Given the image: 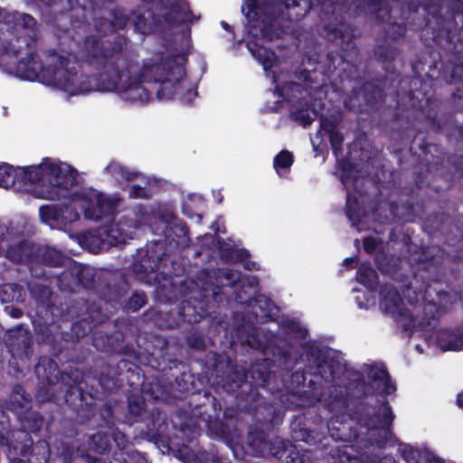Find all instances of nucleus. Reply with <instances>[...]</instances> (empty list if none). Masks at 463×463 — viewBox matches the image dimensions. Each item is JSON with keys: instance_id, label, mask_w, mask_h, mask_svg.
I'll return each instance as SVG.
<instances>
[{"instance_id": "nucleus-7", "label": "nucleus", "mask_w": 463, "mask_h": 463, "mask_svg": "<svg viewBox=\"0 0 463 463\" xmlns=\"http://www.w3.org/2000/svg\"><path fill=\"white\" fill-rule=\"evenodd\" d=\"M245 452L252 457L271 456L279 463H304L307 449L278 435L271 437V430L254 425L249 428Z\"/></svg>"}, {"instance_id": "nucleus-44", "label": "nucleus", "mask_w": 463, "mask_h": 463, "mask_svg": "<svg viewBox=\"0 0 463 463\" xmlns=\"http://www.w3.org/2000/svg\"><path fill=\"white\" fill-rule=\"evenodd\" d=\"M390 211L393 217L403 222H413L418 215L416 205L411 201L402 203L392 201L390 203Z\"/></svg>"}, {"instance_id": "nucleus-36", "label": "nucleus", "mask_w": 463, "mask_h": 463, "mask_svg": "<svg viewBox=\"0 0 463 463\" xmlns=\"http://www.w3.org/2000/svg\"><path fill=\"white\" fill-rule=\"evenodd\" d=\"M28 290L35 300L37 307L53 315L54 305L52 303V291L51 288L42 283H29Z\"/></svg>"}, {"instance_id": "nucleus-12", "label": "nucleus", "mask_w": 463, "mask_h": 463, "mask_svg": "<svg viewBox=\"0 0 463 463\" xmlns=\"http://www.w3.org/2000/svg\"><path fill=\"white\" fill-rule=\"evenodd\" d=\"M167 259L162 243L156 241L146 249L137 250L130 269L137 280L151 285L159 277V269Z\"/></svg>"}, {"instance_id": "nucleus-4", "label": "nucleus", "mask_w": 463, "mask_h": 463, "mask_svg": "<svg viewBox=\"0 0 463 463\" xmlns=\"http://www.w3.org/2000/svg\"><path fill=\"white\" fill-rule=\"evenodd\" d=\"M168 348L169 342L166 338L153 335L151 345L146 348V362L136 352V357L122 358L115 367L104 365L98 378L99 386L108 392L123 386L124 383L129 385L132 390L140 389L139 387L144 384V371L140 364H144L161 373L169 382L175 381L179 392H189L186 378H191V375L184 371L186 364L171 357L168 354Z\"/></svg>"}, {"instance_id": "nucleus-51", "label": "nucleus", "mask_w": 463, "mask_h": 463, "mask_svg": "<svg viewBox=\"0 0 463 463\" xmlns=\"http://www.w3.org/2000/svg\"><path fill=\"white\" fill-rule=\"evenodd\" d=\"M80 214L77 209L71 204H64L59 206V220L58 223L63 226L71 225L73 222L79 221Z\"/></svg>"}, {"instance_id": "nucleus-62", "label": "nucleus", "mask_w": 463, "mask_h": 463, "mask_svg": "<svg viewBox=\"0 0 463 463\" xmlns=\"http://www.w3.org/2000/svg\"><path fill=\"white\" fill-rule=\"evenodd\" d=\"M402 458L407 462L411 463L414 461V463H419L417 460V457L420 456V452L417 449H414L412 446L409 444L403 445L399 449Z\"/></svg>"}, {"instance_id": "nucleus-59", "label": "nucleus", "mask_w": 463, "mask_h": 463, "mask_svg": "<svg viewBox=\"0 0 463 463\" xmlns=\"http://www.w3.org/2000/svg\"><path fill=\"white\" fill-rule=\"evenodd\" d=\"M328 136L333 153L336 158L343 154L344 135L338 129Z\"/></svg>"}, {"instance_id": "nucleus-19", "label": "nucleus", "mask_w": 463, "mask_h": 463, "mask_svg": "<svg viewBox=\"0 0 463 463\" xmlns=\"http://www.w3.org/2000/svg\"><path fill=\"white\" fill-rule=\"evenodd\" d=\"M206 292L204 288L197 287L193 293L180 299L178 316L184 322L196 324L211 314V299Z\"/></svg>"}, {"instance_id": "nucleus-58", "label": "nucleus", "mask_w": 463, "mask_h": 463, "mask_svg": "<svg viewBox=\"0 0 463 463\" xmlns=\"http://www.w3.org/2000/svg\"><path fill=\"white\" fill-rule=\"evenodd\" d=\"M40 218L43 222H56L59 220V206L58 205H43L39 209Z\"/></svg>"}, {"instance_id": "nucleus-15", "label": "nucleus", "mask_w": 463, "mask_h": 463, "mask_svg": "<svg viewBox=\"0 0 463 463\" xmlns=\"http://www.w3.org/2000/svg\"><path fill=\"white\" fill-rule=\"evenodd\" d=\"M242 410L252 415L255 425L272 430L283 421L284 413L274 403L268 402L257 392L246 394Z\"/></svg>"}, {"instance_id": "nucleus-42", "label": "nucleus", "mask_w": 463, "mask_h": 463, "mask_svg": "<svg viewBox=\"0 0 463 463\" xmlns=\"http://www.w3.org/2000/svg\"><path fill=\"white\" fill-rule=\"evenodd\" d=\"M88 450L99 454H109L111 449V437L107 431H98L87 439Z\"/></svg>"}, {"instance_id": "nucleus-61", "label": "nucleus", "mask_w": 463, "mask_h": 463, "mask_svg": "<svg viewBox=\"0 0 463 463\" xmlns=\"http://www.w3.org/2000/svg\"><path fill=\"white\" fill-rule=\"evenodd\" d=\"M337 165L339 170L341 171L342 182L344 183L345 179H348L354 172V164L348 157H343L341 159L337 158Z\"/></svg>"}, {"instance_id": "nucleus-37", "label": "nucleus", "mask_w": 463, "mask_h": 463, "mask_svg": "<svg viewBox=\"0 0 463 463\" xmlns=\"http://www.w3.org/2000/svg\"><path fill=\"white\" fill-rule=\"evenodd\" d=\"M33 399L29 393L26 392L21 384H15L13 387L10 394L8 408L14 412L17 417L26 411L32 409Z\"/></svg>"}, {"instance_id": "nucleus-17", "label": "nucleus", "mask_w": 463, "mask_h": 463, "mask_svg": "<svg viewBox=\"0 0 463 463\" xmlns=\"http://www.w3.org/2000/svg\"><path fill=\"white\" fill-rule=\"evenodd\" d=\"M173 275L178 276L173 271L161 270L159 277L152 284L156 287L157 299L163 303H173L186 297L197 288V283L193 280L176 281Z\"/></svg>"}, {"instance_id": "nucleus-14", "label": "nucleus", "mask_w": 463, "mask_h": 463, "mask_svg": "<svg viewBox=\"0 0 463 463\" xmlns=\"http://www.w3.org/2000/svg\"><path fill=\"white\" fill-rule=\"evenodd\" d=\"M409 83L411 80L408 78H402L401 74L393 72L365 81L361 86L364 104L374 108L388 94L400 98L402 93L398 85Z\"/></svg>"}, {"instance_id": "nucleus-2", "label": "nucleus", "mask_w": 463, "mask_h": 463, "mask_svg": "<svg viewBox=\"0 0 463 463\" xmlns=\"http://www.w3.org/2000/svg\"><path fill=\"white\" fill-rule=\"evenodd\" d=\"M237 336L250 349L266 357L261 363L251 364L246 372L233 364L227 355L216 352L208 353L204 359L205 373L214 378L226 392H237L247 383L248 375L251 379V387H265L269 384L272 366L290 372L298 363L292 343L278 334L261 330L253 324H244L237 327Z\"/></svg>"}, {"instance_id": "nucleus-5", "label": "nucleus", "mask_w": 463, "mask_h": 463, "mask_svg": "<svg viewBox=\"0 0 463 463\" xmlns=\"http://www.w3.org/2000/svg\"><path fill=\"white\" fill-rule=\"evenodd\" d=\"M420 4L411 0L402 5V21L392 20L384 26V34L392 40L403 37L408 30L420 32V37L426 45L436 44L450 51H459L463 39L454 38L457 32V22L453 18H446L439 14L424 15L419 13Z\"/></svg>"}, {"instance_id": "nucleus-9", "label": "nucleus", "mask_w": 463, "mask_h": 463, "mask_svg": "<svg viewBox=\"0 0 463 463\" xmlns=\"http://www.w3.org/2000/svg\"><path fill=\"white\" fill-rule=\"evenodd\" d=\"M374 262L382 274L389 276L400 284L402 293L407 295L411 304L418 302L420 297H424L428 293L431 281L435 280L430 278L425 279L417 273L412 277L406 274L402 269V258L383 250L376 252Z\"/></svg>"}, {"instance_id": "nucleus-13", "label": "nucleus", "mask_w": 463, "mask_h": 463, "mask_svg": "<svg viewBox=\"0 0 463 463\" xmlns=\"http://www.w3.org/2000/svg\"><path fill=\"white\" fill-rule=\"evenodd\" d=\"M187 61L185 53L168 55L159 62L144 64L139 74L146 82L161 83L172 78L175 81H181L186 75L184 65Z\"/></svg>"}, {"instance_id": "nucleus-31", "label": "nucleus", "mask_w": 463, "mask_h": 463, "mask_svg": "<svg viewBox=\"0 0 463 463\" xmlns=\"http://www.w3.org/2000/svg\"><path fill=\"white\" fill-rule=\"evenodd\" d=\"M367 378L369 383H375L377 388L383 387L380 392L383 396V400L396 391V385L392 382V377L384 365H370Z\"/></svg>"}, {"instance_id": "nucleus-40", "label": "nucleus", "mask_w": 463, "mask_h": 463, "mask_svg": "<svg viewBox=\"0 0 463 463\" xmlns=\"http://www.w3.org/2000/svg\"><path fill=\"white\" fill-rule=\"evenodd\" d=\"M127 293L126 284H105L99 290V296L101 300L113 308L121 306Z\"/></svg>"}, {"instance_id": "nucleus-53", "label": "nucleus", "mask_w": 463, "mask_h": 463, "mask_svg": "<svg viewBox=\"0 0 463 463\" xmlns=\"http://www.w3.org/2000/svg\"><path fill=\"white\" fill-rule=\"evenodd\" d=\"M185 344L190 349L195 351H204L206 349V340L204 335L196 330H190L185 337Z\"/></svg>"}, {"instance_id": "nucleus-48", "label": "nucleus", "mask_w": 463, "mask_h": 463, "mask_svg": "<svg viewBox=\"0 0 463 463\" xmlns=\"http://www.w3.org/2000/svg\"><path fill=\"white\" fill-rule=\"evenodd\" d=\"M356 280L367 288H373L377 284L378 275L370 263L364 262L357 269Z\"/></svg>"}, {"instance_id": "nucleus-63", "label": "nucleus", "mask_w": 463, "mask_h": 463, "mask_svg": "<svg viewBox=\"0 0 463 463\" xmlns=\"http://www.w3.org/2000/svg\"><path fill=\"white\" fill-rule=\"evenodd\" d=\"M109 436L111 437V442L114 441L118 449L120 450L119 454L123 455L122 450L126 448L128 442L127 436L123 432L119 431L118 429H111Z\"/></svg>"}, {"instance_id": "nucleus-32", "label": "nucleus", "mask_w": 463, "mask_h": 463, "mask_svg": "<svg viewBox=\"0 0 463 463\" xmlns=\"http://www.w3.org/2000/svg\"><path fill=\"white\" fill-rule=\"evenodd\" d=\"M126 420L130 423H137L143 420L146 413V401L140 389L131 390L127 395Z\"/></svg>"}, {"instance_id": "nucleus-34", "label": "nucleus", "mask_w": 463, "mask_h": 463, "mask_svg": "<svg viewBox=\"0 0 463 463\" xmlns=\"http://www.w3.org/2000/svg\"><path fill=\"white\" fill-rule=\"evenodd\" d=\"M437 343L443 351H460L463 348V328L439 330Z\"/></svg>"}, {"instance_id": "nucleus-54", "label": "nucleus", "mask_w": 463, "mask_h": 463, "mask_svg": "<svg viewBox=\"0 0 463 463\" xmlns=\"http://www.w3.org/2000/svg\"><path fill=\"white\" fill-rule=\"evenodd\" d=\"M398 54L397 48L390 44H380L374 49L376 59L383 64L392 62Z\"/></svg>"}, {"instance_id": "nucleus-30", "label": "nucleus", "mask_w": 463, "mask_h": 463, "mask_svg": "<svg viewBox=\"0 0 463 463\" xmlns=\"http://www.w3.org/2000/svg\"><path fill=\"white\" fill-rule=\"evenodd\" d=\"M380 305L383 310L392 316L403 317L406 308L398 289L389 284H384L380 289Z\"/></svg>"}, {"instance_id": "nucleus-29", "label": "nucleus", "mask_w": 463, "mask_h": 463, "mask_svg": "<svg viewBox=\"0 0 463 463\" xmlns=\"http://www.w3.org/2000/svg\"><path fill=\"white\" fill-rule=\"evenodd\" d=\"M248 299L247 306H252L253 313L258 322L265 323L269 321H276L279 317V309L274 301L265 295L258 294L251 298L250 296L244 297Z\"/></svg>"}, {"instance_id": "nucleus-28", "label": "nucleus", "mask_w": 463, "mask_h": 463, "mask_svg": "<svg viewBox=\"0 0 463 463\" xmlns=\"http://www.w3.org/2000/svg\"><path fill=\"white\" fill-rule=\"evenodd\" d=\"M122 222L110 226H105L96 231H90L82 235V242L100 244L107 243L109 246H118L126 242L128 234L123 231Z\"/></svg>"}, {"instance_id": "nucleus-8", "label": "nucleus", "mask_w": 463, "mask_h": 463, "mask_svg": "<svg viewBox=\"0 0 463 463\" xmlns=\"http://www.w3.org/2000/svg\"><path fill=\"white\" fill-rule=\"evenodd\" d=\"M198 19L199 17L193 14L187 0H175L168 6L162 5V8L159 7L157 10L149 7L144 13L137 14L133 24L137 32L153 34L164 32L165 27L193 24Z\"/></svg>"}, {"instance_id": "nucleus-22", "label": "nucleus", "mask_w": 463, "mask_h": 463, "mask_svg": "<svg viewBox=\"0 0 463 463\" xmlns=\"http://www.w3.org/2000/svg\"><path fill=\"white\" fill-rule=\"evenodd\" d=\"M407 252L411 265L421 269H437L442 264L444 252L437 246L411 244L408 246Z\"/></svg>"}, {"instance_id": "nucleus-45", "label": "nucleus", "mask_w": 463, "mask_h": 463, "mask_svg": "<svg viewBox=\"0 0 463 463\" xmlns=\"http://www.w3.org/2000/svg\"><path fill=\"white\" fill-rule=\"evenodd\" d=\"M17 418L21 423V427L27 429V430H30L32 433H36L41 430L45 422L44 416L41 412L33 411V408L22 413Z\"/></svg>"}, {"instance_id": "nucleus-52", "label": "nucleus", "mask_w": 463, "mask_h": 463, "mask_svg": "<svg viewBox=\"0 0 463 463\" xmlns=\"http://www.w3.org/2000/svg\"><path fill=\"white\" fill-rule=\"evenodd\" d=\"M180 81H175L173 78L159 83L156 90V97L159 100H169L174 98Z\"/></svg>"}, {"instance_id": "nucleus-6", "label": "nucleus", "mask_w": 463, "mask_h": 463, "mask_svg": "<svg viewBox=\"0 0 463 463\" xmlns=\"http://www.w3.org/2000/svg\"><path fill=\"white\" fill-rule=\"evenodd\" d=\"M34 373L39 383L45 385L61 383L65 388V403L80 418L90 420L95 413V397L84 390L83 373L77 368L61 372L56 361L42 355L34 366Z\"/></svg>"}, {"instance_id": "nucleus-64", "label": "nucleus", "mask_w": 463, "mask_h": 463, "mask_svg": "<svg viewBox=\"0 0 463 463\" xmlns=\"http://www.w3.org/2000/svg\"><path fill=\"white\" fill-rule=\"evenodd\" d=\"M320 129L319 132H323L324 135H329L337 129V123L335 119L321 116L319 118Z\"/></svg>"}, {"instance_id": "nucleus-57", "label": "nucleus", "mask_w": 463, "mask_h": 463, "mask_svg": "<svg viewBox=\"0 0 463 463\" xmlns=\"http://www.w3.org/2000/svg\"><path fill=\"white\" fill-rule=\"evenodd\" d=\"M421 132H419L415 135L411 144V150L418 148L424 156H427L430 152V147L433 146L435 150H437L438 146L427 142L425 137H421Z\"/></svg>"}, {"instance_id": "nucleus-20", "label": "nucleus", "mask_w": 463, "mask_h": 463, "mask_svg": "<svg viewBox=\"0 0 463 463\" xmlns=\"http://www.w3.org/2000/svg\"><path fill=\"white\" fill-rule=\"evenodd\" d=\"M118 199L109 197L101 192H99L85 199L83 206V215L90 221H101L103 219L111 220L114 217L118 208Z\"/></svg>"}, {"instance_id": "nucleus-33", "label": "nucleus", "mask_w": 463, "mask_h": 463, "mask_svg": "<svg viewBox=\"0 0 463 463\" xmlns=\"http://www.w3.org/2000/svg\"><path fill=\"white\" fill-rule=\"evenodd\" d=\"M45 169H43V161L38 165H30L24 167H17V178L15 185L18 188L32 186L43 181Z\"/></svg>"}, {"instance_id": "nucleus-10", "label": "nucleus", "mask_w": 463, "mask_h": 463, "mask_svg": "<svg viewBox=\"0 0 463 463\" xmlns=\"http://www.w3.org/2000/svg\"><path fill=\"white\" fill-rule=\"evenodd\" d=\"M306 358L315 366V373L297 371L291 374L292 383H296L298 387L302 386L307 389V375L309 374L310 379H314L317 383L324 380L326 383L335 381L344 372V365L337 356H329V350L312 344L307 346L305 351Z\"/></svg>"}, {"instance_id": "nucleus-11", "label": "nucleus", "mask_w": 463, "mask_h": 463, "mask_svg": "<svg viewBox=\"0 0 463 463\" xmlns=\"http://www.w3.org/2000/svg\"><path fill=\"white\" fill-rule=\"evenodd\" d=\"M393 420L392 409L387 399H384L378 407L370 405L368 410L358 417L355 424L367 429V443L370 447L383 449L393 436Z\"/></svg>"}, {"instance_id": "nucleus-46", "label": "nucleus", "mask_w": 463, "mask_h": 463, "mask_svg": "<svg viewBox=\"0 0 463 463\" xmlns=\"http://www.w3.org/2000/svg\"><path fill=\"white\" fill-rule=\"evenodd\" d=\"M222 256L229 261L242 262L245 269L251 270L252 267L249 261L250 253L245 249H236L232 246L221 248Z\"/></svg>"}, {"instance_id": "nucleus-1", "label": "nucleus", "mask_w": 463, "mask_h": 463, "mask_svg": "<svg viewBox=\"0 0 463 463\" xmlns=\"http://www.w3.org/2000/svg\"><path fill=\"white\" fill-rule=\"evenodd\" d=\"M367 383L363 376L348 385L332 384L323 393L321 383L309 379L307 389L298 391L302 407L308 410L294 417L290 424L295 442L323 444L326 432L334 440L356 441L359 432L351 422H356L370 404L365 402Z\"/></svg>"}, {"instance_id": "nucleus-23", "label": "nucleus", "mask_w": 463, "mask_h": 463, "mask_svg": "<svg viewBox=\"0 0 463 463\" xmlns=\"http://www.w3.org/2000/svg\"><path fill=\"white\" fill-rule=\"evenodd\" d=\"M43 169L52 186L68 191L76 184L77 170L64 163H52L43 158Z\"/></svg>"}, {"instance_id": "nucleus-43", "label": "nucleus", "mask_w": 463, "mask_h": 463, "mask_svg": "<svg viewBox=\"0 0 463 463\" xmlns=\"http://www.w3.org/2000/svg\"><path fill=\"white\" fill-rule=\"evenodd\" d=\"M345 214L354 226L361 223L363 216H364V207L358 200V197L348 192L345 203Z\"/></svg>"}, {"instance_id": "nucleus-35", "label": "nucleus", "mask_w": 463, "mask_h": 463, "mask_svg": "<svg viewBox=\"0 0 463 463\" xmlns=\"http://www.w3.org/2000/svg\"><path fill=\"white\" fill-rule=\"evenodd\" d=\"M5 257L14 263H29L34 261L33 245L23 240L8 245Z\"/></svg>"}, {"instance_id": "nucleus-18", "label": "nucleus", "mask_w": 463, "mask_h": 463, "mask_svg": "<svg viewBox=\"0 0 463 463\" xmlns=\"http://www.w3.org/2000/svg\"><path fill=\"white\" fill-rule=\"evenodd\" d=\"M241 277V274L239 271L231 269H219L215 276L216 284L212 288L213 300L218 304L222 302L224 293L222 292V288H233L234 299L237 303H247L248 299L244 298V294H246L244 288L246 286L249 288H252L254 284L258 283V280L256 277H253L252 283L250 279H243Z\"/></svg>"}, {"instance_id": "nucleus-47", "label": "nucleus", "mask_w": 463, "mask_h": 463, "mask_svg": "<svg viewBox=\"0 0 463 463\" xmlns=\"http://www.w3.org/2000/svg\"><path fill=\"white\" fill-rule=\"evenodd\" d=\"M1 294L4 302H24L26 295L24 287L18 283L5 284Z\"/></svg>"}, {"instance_id": "nucleus-41", "label": "nucleus", "mask_w": 463, "mask_h": 463, "mask_svg": "<svg viewBox=\"0 0 463 463\" xmlns=\"http://www.w3.org/2000/svg\"><path fill=\"white\" fill-rule=\"evenodd\" d=\"M34 260L48 267H61L69 258L55 248L45 247L37 249Z\"/></svg>"}, {"instance_id": "nucleus-16", "label": "nucleus", "mask_w": 463, "mask_h": 463, "mask_svg": "<svg viewBox=\"0 0 463 463\" xmlns=\"http://www.w3.org/2000/svg\"><path fill=\"white\" fill-rule=\"evenodd\" d=\"M285 90L301 94L305 90L302 84L290 81L283 88L277 86L276 91L279 97L283 98L289 104V118L303 128L310 126L318 115L312 101L305 97H300L298 99L286 98Z\"/></svg>"}, {"instance_id": "nucleus-38", "label": "nucleus", "mask_w": 463, "mask_h": 463, "mask_svg": "<svg viewBox=\"0 0 463 463\" xmlns=\"http://www.w3.org/2000/svg\"><path fill=\"white\" fill-rule=\"evenodd\" d=\"M366 6L377 24H388L392 19V7L387 0H366Z\"/></svg>"}, {"instance_id": "nucleus-55", "label": "nucleus", "mask_w": 463, "mask_h": 463, "mask_svg": "<svg viewBox=\"0 0 463 463\" xmlns=\"http://www.w3.org/2000/svg\"><path fill=\"white\" fill-rule=\"evenodd\" d=\"M147 303V296L144 291L135 290L125 302L124 308L128 311L137 312Z\"/></svg>"}, {"instance_id": "nucleus-25", "label": "nucleus", "mask_w": 463, "mask_h": 463, "mask_svg": "<svg viewBox=\"0 0 463 463\" xmlns=\"http://www.w3.org/2000/svg\"><path fill=\"white\" fill-rule=\"evenodd\" d=\"M331 455L339 463H398L392 456L380 457L368 451H360L354 445L338 447L332 450Z\"/></svg>"}, {"instance_id": "nucleus-27", "label": "nucleus", "mask_w": 463, "mask_h": 463, "mask_svg": "<svg viewBox=\"0 0 463 463\" xmlns=\"http://www.w3.org/2000/svg\"><path fill=\"white\" fill-rule=\"evenodd\" d=\"M107 318L108 317L106 315L99 311L97 317L90 315L88 317H83L73 322L70 331L63 332V334L61 335L64 344H66V352L74 349L78 342L92 330L93 326L103 323Z\"/></svg>"}, {"instance_id": "nucleus-56", "label": "nucleus", "mask_w": 463, "mask_h": 463, "mask_svg": "<svg viewBox=\"0 0 463 463\" xmlns=\"http://www.w3.org/2000/svg\"><path fill=\"white\" fill-rule=\"evenodd\" d=\"M294 162L293 154L288 150H281L276 155L273 160L275 169H287L289 168Z\"/></svg>"}, {"instance_id": "nucleus-3", "label": "nucleus", "mask_w": 463, "mask_h": 463, "mask_svg": "<svg viewBox=\"0 0 463 463\" xmlns=\"http://www.w3.org/2000/svg\"><path fill=\"white\" fill-rule=\"evenodd\" d=\"M283 10L278 13L273 6L259 0H243L241 12L245 14L247 47L265 71L276 64L273 50L259 44L258 41L272 42L293 33L294 22L302 20L311 9V0H280Z\"/></svg>"}, {"instance_id": "nucleus-21", "label": "nucleus", "mask_w": 463, "mask_h": 463, "mask_svg": "<svg viewBox=\"0 0 463 463\" xmlns=\"http://www.w3.org/2000/svg\"><path fill=\"white\" fill-rule=\"evenodd\" d=\"M31 433L30 430L23 427L14 430L12 434L13 439L11 440L14 449L23 457L36 455V450H38L39 454H41L39 463H48L50 448L47 441L40 439L33 445Z\"/></svg>"}, {"instance_id": "nucleus-39", "label": "nucleus", "mask_w": 463, "mask_h": 463, "mask_svg": "<svg viewBox=\"0 0 463 463\" xmlns=\"http://www.w3.org/2000/svg\"><path fill=\"white\" fill-rule=\"evenodd\" d=\"M165 236L173 237L176 244H186L190 241L187 224L175 215H171L165 225Z\"/></svg>"}, {"instance_id": "nucleus-49", "label": "nucleus", "mask_w": 463, "mask_h": 463, "mask_svg": "<svg viewBox=\"0 0 463 463\" xmlns=\"http://www.w3.org/2000/svg\"><path fill=\"white\" fill-rule=\"evenodd\" d=\"M75 279L79 285L86 289H93L95 288V274L91 269L86 266L79 265L77 267Z\"/></svg>"}, {"instance_id": "nucleus-60", "label": "nucleus", "mask_w": 463, "mask_h": 463, "mask_svg": "<svg viewBox=\"0 0 463 463\" xmlns=\"http://www.w3.org/2000/svg\"><path fill=\"white\" fill-rule=\"evenodd\" d=\"M99 414L104 422L109 429L115 425V416L113 407L108 403H103L99 409Z\"/></svg>"}, {"instance_id": "nucleus-50", "label": "nucleus", "mask_w": 463, "mask_h": 463, "mask_svg": "<svg viewBox=\"0 0 463 463\" xmlns=\"http://www.w3.org/2000/svg\"><path fill=\"white\" fill-rule=\"evenodd\" d=\"M17 167L8 163H0V187L8 188L15 186Z\"/></svg>"}, {"instance_id": "nucleus-26", "label": "nucleus", "mask_w": 463, "mask_h": 463, "mask_svg": "<svg viewBox=\"0 0 463 463\" xmlns=\"http://www.w3.org/2000/svg\"><path fill=\"white\" fill-rule=\"evenodd\" d=\"M33 329L37 343L48 345L53 355L59 357L66 352V344L61 337L63 332L58 325L39 321L33 324Z\"/></svg>"}, {"instance_id": "nucleus-24", "label": "nucleus", "mask_w": 463, "mask_h": 463, "mask_svg": "<svg viewBox=\"0 0 463 463\" xmlns=\"http://www.w3.org/2000/svg\"><path fill=\"white\" fill-rule=\"evenodd\" d=\"M124 335L120 332L107 334L97 332L92 337L93 346L103 353L118 354L127 357H136V350L133 345H124Z\"/></svg>"}]
</instances>
